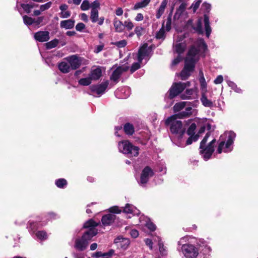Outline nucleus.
<instances>
[{
	"instance_id": "b1692460",
	"label": "nucleus",
	"mask_w": 258,
	"mask_h": 258,
	"mask_svg": "<svg viewBox=\"0 0 258 258\" xmlns=\"http://www.w3.org/2000/svg\"><path fill=\"white\" fill-rule=\"evenodd\" d=\"M58 69L63 73H68L72 70L68 61H62L58 64Z\"/></svg>"
},
{
	"instance_id": "412c9836",
	"label": "nucleus",
	"mask_w": 258,
	"mask_h": 258,
	"mask_svg": "<svg viewBox=\"0 0 258 258\" xmlns=\"http://www.w3.org/2000/svg\"><path fill=\"white\" fill-rule=\"evenodd\" d=\"M123 212L127 214H133L134 215H138L139 214V211L133 205L129 204H126L125 207L123 208Z\"/></svg>"
},
{
	"instance_id": "13d9d810",
	"label": "nucleus",
	"mask_w": 258,
	"mask_h": 258,
	"mask_svg": "<svg viewBox=\"0 0 258 258\" xmlns=\"http://www.w3.org/2000/svg\"><path fill=\"white\" fill-rule=\"evenodd\" d=\"M21 7L23 9V10L27 13L29 14L31 11V7H30V4H22Z\"/></svg>"
},
{
	"instance_id": "79ce46f5",
	"label": "nucleus",
	"mask_w": 258,
	"mask_h": 258,
	"mask_svg": "<svg viewBox=\"0 0 258 258\" xmlns=\"http://www.w3.org/2000/svg\"><path fill=\"white\" fill-rule=\"evenodd\" d=\"M24 23L25 25L29 26L34 23V19L30 17L25 15L23 17Z\"/></svg>"
},
{
	"instance_id": "a878e982",
	"label": "nucleus",
	"mask_w": 258,
	"mask_h": 258,
	"mask_svg": "<svg viewBox=\"0 0 258 258\" xmlns=\"http://www.w3.org/2000/svg\"><path fill=\"white\" fill-rule=\"evenodd\" d=\"M74 25L75 20L72 19L62 21L60 23V27L66 29H70L73 28L74 26Z\"/></svg>"
},
{
	"instance_id": "c85d7f7f",
	"label": "nucleus",
	"mask_w": 258,
	"mask_h": 258,
	"mask_svg": "<svg viewBox=\"0 0 258 258\" xmlns=\"http://www.w3.org/2000/svg\"><path fill=\"white\" fill-rule=\"evenodd\" d=\"M180 2H182L181 5L179 6L178 8L177 9L176 12L175 14L174 17H179L185 11L187 6V4L186 2H183L182 0H179Z\"/></svg>"
},
{
	"instance_id": "a211bd4d",
	"label": "nucleus",
	"mask_w": 258,
	"mask_h": 258,
	"mask_svg": "<svg viewBox=\"0 0 258 258\" xmlns=\"http://www.w3.org/2000/svg\"><path fill=\"white\" fill-rule=\"evenodd\" d=\"M90 19L93 23L98 22L99 25H102L104 21V18L103 17L99 18L98 11H91L90 12Z\"/></svg>"
},
{
	"instance_id": "09e8293b",
	"label": "nucleus",
	"mask_w": 258,
	"mask_h": 258,
	"mask_svg": "<svg viewBox=\"0 0 258 258\" xmlns=\"http://www.w3.org/2000/svg\"><path fill=\"white\" fill-rule=\"evenodd\" d=\"M142 62H140L139 61L137 62L134 63L132 66H131L130 71L132 73H133L135 72L136 70L140 68L141 67V63Z\"/></svg>"
},
{
	"instance_id": "5701e85b",
	"label": "nucleus",
	"mask_w": 258,
	"mask_h": 258,
	"mask_svg": "<svg viewBox=\"0 0 258 258\" xmlns=\"http://www.w3.org/2000/svg\"><path fill=\"white\" fill-rule=\"evenodd\" d=\"M186 47V45L184 42L178 43L174 45L173 50L180 55L184 51Z\"/></svg>"
},
{
	"instance_id": "774afa93",
	"label": "nucleus",
	"mask_w": 258,
	"mask_h": 258,
	"mask_svg": "<svg viewBox=\"0 0 258 258\" xmlns=\"http://www.w3.org/2000/svg\"><path fill=\"white\" fill-rule=\"evenodd\" d=\"M131 235L134 237L136 238L139 235V232L137 230H132L130 232Z\"/></svg>"
},
{
	"instance_id": "4d7b16f0",
	"label": "nucleus",
	"mask_w": 258,
	"mask_h": 258,
	"mask_svg": "<svg viewBox=\"0 0 258 258\" xmlns=\"http://www.w3.org/2000/svg\"><path fill=\"white\" fill-rule=\"evenodd\" d=\"M109 211L111 213L118 214L121 212V210L117 206H113L109 209Z\"/></svg>"
},
{
	"instance_id": "6e6d98bb",
	"label": "nucleus",
	"mask_w": 258,
	"mask_h": 258,
	"mask_svg": "<svg viewBox=\"0 0 258 258\" xmlns=\"http://www.w3.org/2000/svg\"><path fill=\"white\" fill-rule=\"evenodd\" d=\"M114 253V250L110 249L107 252L103 253L102 258H110Z\"/></svg>"
},
{
	"instance_id": "f704fd0d",
	"label": "nucleus",
	"mask_w": 258,
	"mask_h": 258,
	"mask_svg": "<svg viewBox=\"0 0 258 258\" xmlns=\"http://www.w3.org/2000/svg\"><path fill=\"white\" fill-rule=\"evenodd\" d=\"M195 92V90L193 89H187L185 91V93L181 95V98L182 99H191V96L194 95Z\"/></svg>"
},
{
	"instance_id": "603ef678",
	"label": "nucleus",
	"mask_w": 258,
	"mask_h": 258,
	"mask_svg": "<svg viewBox=\"0 0 258 258\" xmlns=\"http://www.w3.org/2000/svg\"><path fill=\"white\" fill-rule=\"evenodd\" d=\"M124 26L128 31L131 30L134 26L133 23L130 20L125 21L124 22Z\"/></svg>"
},
{
	"instance_id": "e433bc0d",
	"label": "nucleus",
	"mask_w": 258,
	"mask_h": 258,
	"mask_svg": "<svg viewBox=\"0 0 258 258\" xmlns=\"http://www.w3.org/2000/svg\"><path fill=\"white\" fill-rule=\"evenodd\" d=\"M194 30L199 34H203L204 33L203 28H202V19H198L197 25L195 27H194Z\"/></svg>"
},
{
	"instance_id": "2eb2a0df",
	"label": "nucleus",
	"mask_w": 258,
	"mask_h": 258,
	"mask_svg": "<svg viewBox=\"0 0 258 258\" xmlns=\"http://www.w3.org/2000/svg\"><path fill=\"white\" fill-rule=\"evenodd\" d=\"M130 90L128 87L118 88L115 92V96L119 99H125L130 95Z\"/></svg>"
},
{
	"instance_id": "338daca9",
	"label": "nucleus",
	"mask_w": 258,
	"mask_h": 258,
	"mask_svg": "<svg viewBox=\"0 0 258 258\" xmlns=\"http://www.w3.org/2000/svg\"><path fill=\"white\" fill-rule=\"evenodd\" d=\"M145 243L147 245H148L150 249H153V242L152 240L150 239H146L145 240Z\"/></svg>"
},
{
	"instance_id": "680f3d73",
	"label": "nucleus",
	"mask_w": 258,
	"mask_h": 258,
	"mask_svg": "<svg viewBox=\"0 0 258 258\" xmlns=\"http://www.w3.org/2000/svg\"><path fill=\"white\" fill-rule=\"evenodd\" d=\"M85 28V25L83 23H79L76 26V29L78 31H82Z\"/></svg>"
},
{
	"instance_id": "bf43d9fd",
	"label": "nucleus",
	"mask_w": 258,
	"mask_h": 258,
	"mask_svg": "<svg viewBox=\"0 0 258 258\" xmlns=\"http://www.w3.org/2000/svg\"><path fill=\"white\" fill-rule=\"evenodd\" d=\"M143 28L142 27L138 26L135 29V33L138 37H140L142 34Z\"/></svg>"
},
{
	"instance_id": "473e14b6",
	"label": "nucleus",
	"mask_w": 258,
	"mask_h": 258,
	"mask_svg": "<svg viewBox=\"0 0 258 258\" xmlns=\"http://www.w3.org/2000/svg\"><path fill=\"white\" fill-rule=\"evenodd\" d=\"M123 130L125 133L129 135H133L135 131L134 126L130 123H126L124 124Z\"/></svg>"
},
{
	"instance_id": "864d4df0",
	"label": "nucleus",
	"mask_w": 258,
	"mask_h": 258,
	"mask_svg": "<svg viewBox=\"0 0 258 258\" xmlns=\"http://www.w3.org/2000/svg\"><path fill=\"white\" fill-rule=\"evenodd\" d=\"M172 19L171 16H169L167 19L165 28L167 31H169L171 28Z\"/></svg>"
},
{
	"instance_id": "c9c22d12",
	"label": "nucleus",
	"mask_w": 258,
	"mask_h": 258,
	"mask_svg": "<svg viewBox=\"0 0 258 258\" xmlns=\"http://www.w3.org/2000/svg\"><path fill=\"white\" fill-rule=\"evenodd\" d=\"M164 27V22H163L161 28L156 33V37L157 39H164L165 38V31Z\"/></svg>"
},
{
	"instance_id": "f257e3e1",
	"label": "nucleus",
	"mask_w": 258,
	"mask_h": 258,
	"mask_svg": "<svg viewBox=\"0 0 258 258\" xmlns=\"http://www.w3.org/2000/svg\"><path fill=\"white\" fill-rule=\"evenodd\" d=\"M198 48L192 46L189 49L187 56L185 59L184 69L180 73L182 80H186L190 76L195 67L196 62L198 60L200 51H205L207 49V45L203 39H200L197 42Z\"/></svg>"
},
{
	"instance_id": "423d86ee",
	"label": "nucleus",
	"mask_w": 258,
	"mask_h": 258,
	"mask_svg": "<svg viewBox=\"0 0 258 258\" xmlns=\"http://www.w3.org/2000/svg\"><path fill=\"white\" fill-rule=\"evenodd\" d=\"M186 238H181L178 242V245H182L181 250L186 258H196L199 253V242L196 244L190 243L182 244Z\"/></svg>"
},
{
	"instance_id": "de8ad7c7",
	"label": "nucleus",
	"mask_w": 258,
	"mask_h": 258,
	"mask_svg": "<svg viewBox=\"0 0 258 258\" xmlns=\"http://www.w3.org/2000/svg\"><path fill=\"white\" fill-rule=\"evenodd\" d=\"M113 44L118 48H122L125 47L127 44V42L125 40H122L119 41L115 42Z\"/></svg>"
},
{
	"instance_id": "bb28decb",
	"label": "nucleus",
	"mask_w": 258,
	"mask_h": 258,
	"mask_svg": "<svg viewBox=\"0 0 258 258\" xmlns=\"http://www.w3.org/2000/svg\"><path fill=\"white\" fill-rule=\"evenodd\" d=\"M206 92L202 93V97L201 98V102L205 107H212L213 106V103L212 101L207 98V97L206 96Z\"/></svg>"
},
{
	"instance_id": "dca6fc26",
	"label": "nucleus",
	"mask_w": 258,
	"mask_h": 258,
	"mask_svg": "<svg viewBox=\"0 0 258 258\" xmlns=\"http://www.w3.org/2000/svg\"><path fill=\"white\" fill-rule=\"evenodd\" d=\"M198 245L199 251H201L204 255H207L210 254L211 249L205 241L200 240Z\"/></svg>"
},
{
	"instance_id": "9b49d317",
	"label": "nucleus",
	"mask_w": 258,
	"mask_h": 258,
	"mask_svg": "<svg viewBox=\"0 0 258 258\" xmlns=\"http://www.w3.org/2000/svg\"><path fill=\"white\" fill-rule=\"evenodd\" d=\"M108 84V81H106L98 85H93L90 86V90L92 94H97L100 96L105 92Z\"/></svg>"
},
{
	"instance_id": "6ab92c4d",
	"label": "nucleus",
	"mask_w": 258,
	"mask_h": 258,
	"mask_svg": "<svg viewBox=\"0 0 258 258\" xmlns=\"http://www.w3.org/2000/svg\"><path fill=\"white\" fill-rule=\"evenodd\" d=\"M194 109L191 107H187L185 110L175 115L179 118H184L190 116L194 112Z\"/></svg>"
},
{
	"instance_id": "393cba45",
	"label": "nucleus",
	"mask_w": 258,
	"mask_h": 258,
	"mask_svg": "<svg viewBox=\"0 0 258 258\" xmlns=\"http://www.w3.org/2000/svg\"><path fill=\"white\" fill-rule=\"evenodd\" d=\"M113 26L115 28V31L119 33L122 32L124 28V24L118 20L116 18H115L113 20Z\"/></svg>"
},
{
	"instance_id": "69168bd1",
	"label": "nucleus",
	"mask_w": 258,
	"mask_h": 258,
	"mask_svg": "<svg viewBox=\"0 0 258 258\" xmlns=\"http://www.w3.org/2000/svg\"><path fill=\"white\" fill-rule=\"evenodd\" d=\"M182 59L181 57L178 55L176 58H175L172 62V66H176L178 64Z\"/></svg>"
},
{
	"instance_id": "5fc2aeb1",
	"label": "nucleus",
	"mask_w": 258,
	"mask_h": 258,
	"mask_svg": "<svg viewBox=\"0 0 258 258\" xmlns=\"http://www.w3.org/2000/svg\"><path fill=\"white\" fill-rule=\"evenodd\" d=\"M228 84L229 86H230L231 88H232L233 90H234L236 92L238 93L241 92V89L239 88H238L237 87L236 85L233 82L229 81H228Z\"/></svg>"
},
{
	"instance_id": "0e129e2a",
	"label": "nucleus",
	"mask_w": 258,
	"mask_h": 258,
	"mask_svg": "<svg viewBox=\"0 0 258 258\" xmlns=\"http://www.w3.org/2000/svg\"><path fill=\"white\" fill-rule=\"evenodd\" d=\"M223 81V78L222 75H219L214 80V83L216 84H221Z\"/></svg>"
},
{
	"instance_id": "7ed1b4c3",
	"label": "nucleus",
	"mask_w": 258,
	"mask_h": 258,
	"mask_svg": "<svg viewBox=\"0 0 258 258\" xmlns=\"http://www.w3.org/2000/svg\"><path fill=\"white\" fill-rule=\"evenodd\" d=\"M236 134L232 131L226 132L220 136V143L218 145L217 153L220 154L223 151L225 153L230 152L232 150L231 146L235 138Z\"/></svg>"
},
{
	"instance_id": "a19ab883",
	"label": "nucleus",
	"mask_w": 258,
	"mask_h": 258,
	"mask_svg": "<svg viewBox=\"0 0 258 258\" xmlns=\"http://www.w3.org/2000/svg\"><path fill=\"white\" fill-rule=\"evenodd\" d=\"M100 2L98 0H96L90 4L91 11H98L100 9Z\"/></svg>"
},
{
	"instance_id": "cd10ccee",
	"label": "nucleus",
	"mask_w": 258,
	"mask_h": 258,
	"mask_svg": "<svg viewBox=\"0 0 258 258\" xmlns=\"http://www.w3.org/2000/svg\"><path fill=\"white\" fill-rule=\"evenodd\" d=\"M168 3V0H163L161 5L157 10L156 16L157 19L160 18V17L162 16V15L164 14L165 9L167 6Z\"/></svg>"
},
{
	"instance_id": "2f4dec72",
	"label": "nucleus",
	"mask_w": 258,
	"mask_h": 258,
	"mask_svg": "<svg viewBox=\"0 0 258 258\" xmlns=\"http://www.w3.org/2000/svg\"><path fill=\"white\" fill-rule=\"evenodd\" d=\"M188 103L187 102H180L176 103L173 106V110L175 113L179 112L183 109Z\"/></svg>"
},
{
	"instance_id": "4c0bfd02",
	"label": "nucleus",
	"mask_w": 258,
	"mask_h": 258,
	"mask_svg": "<svg viewBox=\"0 0 258 258\" xmlns=\"http://www.w3.org/2000/svg\"><path fill=\"white\" fill-rule=\"evenodd\" d=\"M59 41L57 39H54L45 44L46 47L48 49H50L55 47L58 44Z\"/></svg>"
},
{
	"instance_id": "1a4fd4ad",
	"label": "nucleus",
	"mask_w": 258,
	"mask_h": 258,
	"mask_svg": "<svg viewBox=\"0 0 258 258\" xmlns=\"http://www.w3.org/2000/svg\"><path fill=\"white\" fill-rule=\"evenodd\" d=\"M211 6L210 4L204 3L202 5V9L205 13L204 15V22L206 36L209 37L211 33V28L210 26L209 17L206 14L209 13L211 10Z\"/></svg>"
},
{
	"instance_id": "49530a36",
	"label": "nucleus",
	"mask_w": 258,
	"mask_h": 258,
	"mask_svg": "<svg viewBox=\"0 0 258 258\" xmlns=\"http://www.w3.org/2000/svg\"><path fill=\"white\" fill-rule=\"evenodd\" d=\"M191 136L188 138V139L186 141V145H190L192 142H196L198 140L199 136L198 135H196L194 136L190 135Z\"/></svg>"
},
{
	"instance_id": "58836bf2",
	"label": "nucleus",
	"mask_w": 258,
	"mask_h": 258,
	"mask_svg": "<svg viewBox=\"0 0 258 258\" xmlns=\"http://www.w3.org/2000/svg\"><path fill=\"white\" fill-rule=\"evenodd\" d=\"M55 183L58 187L63 188L67 185V181L64 178H59L55 180Z\"/></svg>"
},
{
	"instance_id": "ddd939ff",
	"label": "nucleus",
	"mask_w": 258,
	"mask_h": 258,
	"mask_svg": "<svg viewBox=\"0 0 258 258\" xmlns=\"http://www.w3.org/2000/svg\"><path fill=\"white\" fill-rule=\"evenodd\" d=\"M65 59L69 63L72 70L79 68L81 64V60L75 55L67 57Z\"/></svg>"
},
{
	"instance_id": "f8f14e48",
	"label": "nucleus",
	"mask_w": 258,
	"mask_h": 258,
	"mask_svg": "<svg viewBox=\"0 0 258 258\" xmlns=\"http://www.w3.org/2000/svg\"><path fill=\"white\" fill-rule=\"evenodd\" d=\"M150 50L148 48L147 44H144L140 47L138 53V61L140 62H142L143 59H145V63L149 59Z\"/></svg>"
},
{
	"instance_id": "39448f33",
	"label": "nucleus",
	"mask_w": 258,
	"mask_h": 258,
	"mask_svg": "<svg viewBox=\"0 0 258 258\" xmlns=\"http://www.w3.org/2000/svg\"><path fill=\"white\" fill-rule=\"evenodd\" d=\"M175 115L169 117L165 121L167 125L170 127V131L179 138H181L185 132V129L183 127L182 123L180 120H176Z\"/></svg>"
},
{
	"instance_id": "c03bdc74",
	"label": "nucleus",
	"mask_w": 258,
	"mask_h": 258,
	"mask_svg": "<svg viewBox=\"0 0 258 258\" xmlns=\"http://www.w3.org/2000/svg\"><path fill=\"white\" fill-rule=\"evenodd\" d=\"M202 2V0H196L192 4L190 8L192 9L194 13L196 12Z\"/></svg>"
},
{
	"instance_id": "4be33fe9",
	"label": "nucleus",
	"mask_w": 258,
	"mask_h": 258,
	"mask_svg": "<svg viewBox=\"0 0 258 258\" xmlns=\"http://www.w3.org/2000/svg\"><path fill=\"white\" fill-rule=\"evenodd\" d=\"M101 75V70L99 67H98L95 69L92 70L89 76L92 80H97L100 78Z\"/></svg>"
},
{
	"instance_id": "aec40b11",
	"label": "nucleus",
	"mask_w": 258,
	"mask_h": 258,
	"mask_svg": "<svg viewBox=\"0 0 258 258\" xmlns=\"http://www.w3.org/2000/svg\"><path fill=\"white\" fill-rule=\"evenodd\" d=\"M116 216L114 214H108L103 216L101 219V222L104 226L109 225L113 223Z\"/></svg>"
},
{
	"instance_id": "f3484780",
	"label": "nucleus",
	"mask_w": 258,
	"mask_h": 258,
	"mask_svg": "<svg viewBox=\"0 0 258 258\" xmlns=\"http://www.w3.org/2000/svg\"><path fill=\"white\" fill-rule=\"evenodd\" d=\"M34 38L39 42L47 41L49 39V33L48 31H39L35 33Z\"/></svg>"
},
{
	"instance_id": "0eeeda50",
	"label": "nucleus",
	"mask_w": 258,
	"mask_h": 258,
	"mask_svg": "<svg viewBox=\"0 0 258 258\" xmlns=\"http://www.w3.org/2000/svg\"><path fill=\"white\" fill-rule=\"evenodd\" d=\"M119 152L128 155L130 157L137 156L139 155V148L132 145L127 140L119 142L118 144Z\"/></svg>"
},
{
	"instance_id": "f03ea898",
	"label": "nucleus",
	"mask_w": 258,
	"mask_h": 258,
	"mask_svg": "<svg viewBox=\"0 0 258 258\" xmlns=\"http://www.w3.org/2000/svg\"><path fill=\"white\" fill-rule=\"evenodd\" d=\"M98 224L92 219H90L84 223L83 227L89 228V229L84 233L81 238H78L76 239L75 247L77 249L83 251L87 247L89 241L97 233V230L95 227Z\"/></svg>"
},
{
	"instance_id": "e2e57ef3",
	"label": "nucleus",
	"mask_w": 258,
	"mask_h": 258,
	"mask_svg": "<svg viewBox=\"0 0 258 258\" xmlns=\"http://www.w3.org/2000/svg\"><path fill=\"white\" fill-rule=\"evenodd\" d=\"M60 17L62 18H69L71 16V12L70 11H62L61 12Z\"/></svg>"
},
{
	"instance_id": "37998d69",
	"label": "nucleus",
	"mask_w": 258,
	"mask_h": 258,
	"mask_svg": "<svg viewBox=\"0 0 258 258\" xmlns=\"http://www.w3.org/2000/svg\"><path fill=\"white\" fill-rule=\"evenodd\" d=\"M36 236L40 240H44L47 238V234L44 231H38L36 233Z\"/></svg>"
},
{
	"instance_id": "3c124183",
	"label": "nucleus",
	"mask_w": 258,
	"mask_h": 258,
	"mask_svg": "<svg viewBox=\"0 0 258 258\" xmlns=\"http://www.w3.org/2000/svg\"><path fill=\"white\" fill-rule=\"evenodd\" d=\"M52 5L51 2H47V3L42 5L40 7V10L41 12H43L45 10L49 9Z\"/></svg>"
},
{
	"instance_id": "20e7f679",
	"label": "nucleus",
	"mask_w": 258,
	"mask_h": 258,
	"mask_svg": "<svg viewBox=\"0 0 258 258\" xmlns=\"http://www.w3.org/2000/svg\"><path fill=\"white\" fill-rule=\"evenodd\" d=\"M210 136V133H207L201 141L200 146V153L202 155L205 161L209 160L214 151V143L216 142L215 139L210 142L208 146H206L208 138Z\"/></svg>"
},
{
	"instance_id": "7c9ffc66",
	"label": "nucleus",
	"mask_w": 258,
	"mask_h": 258,
	"mask_svg": "<svg viewBox=\"0 0 258 258\" xmlns=\"http://www.w3.org/2000/svg\"><path fill=\"white\" fill-rule=\"evenodd\" d=\"M158 241L159 250L162 256H166L167 254V251L165 247L164 246L163 242L161 241L159 237H157Z\"/></svg>"
},
{
	"instance_id": "9d476101",
	"label": "nucleus",
	"mask_w": 258,
	"mask_h": 258,
	"mask_svg": "<svg viewBox=\"0 0 258 258\" xmlns=\"http://www.w3.org/2000/svg\"><path fill=\"white\" fill-rule=\"evenodd\" d=\"M154 173L153 170L150 167L146 166L145 167L141 175L140 180L139 181V184L142 186H145L149 178L153 176Z\"/></svg>"
},
{
	"instance_id": "4468645a",
	"label": "nucleus",
	"mask_w": 258,
	"mask_h": 258,
	"mask_svg": "<svg viewBox=\"0 0 258 258\" xmlns=\"http://www.w3.org/2000/svg\"><path fill=\"white\" fill-rule=\"evenodd\" d=\"M128 70V67L121 66L117 67L112 73L110 79L114 82H117L121 75Z\"/></svg>"
},
{
	"instance_id": "72a5a7b5",
	"label": "nucleus",
	"mask_w": 258,
	"mask_h": 258,
	"mask_svg": "<svg viewBox=\"0 0 258 258\" xmlns=\"http://www.w3.org/2000/svg\"><path fill=\"white\" fill-rule=\"evenodd\" d=\"M150 1L151 0H143L142 2L137 3L135 5L133 9L136 10L145 8L150 3Z\"/></svg>"
},
{
	"instance_id": "052dcab7",
	"label": "nucleus",
	"mask_w": 258,
	"mask_h": 258,
	"mask_svg": "<svg viewBox=\"0 0 258 258\" xmlns=\"http://www.w3.org/2000/svg\"><path fill=\"white\" fill-rule=\"evenodd\" d=\"M146 225L151 231H154L156 229L155 225L150 221L148 222Z\"/></svg>"
},
{
	"instance_id": "a18cd8bd",
	"label": "nucleus",
	"mask_w": 258,
	"mask_h": 258,
	"mask_svg": "<svg viewBox=\"0 0 258 258\" xmlns=\"http://www.w3.org/2000/svg\"><path fill=\"white\" fill-rule=\"evenodd\" d=\"M90 8V4L88 0H84L81 5V9L82 11H87Z\"/></svg>"
},
{
	"instance_id": "8fccbe9b",
	"label": "nucleus",
	"mask_w": 258,
	"mask_h": 258,
	"mask_svg": "<svg viewBox=\"0 0 258 258\" xmlns=\"http://www.w3.org/2000/svg\"><path fill=\"white\" fill-rule=\"evenodd\" d=\"M196 129V124L195 123H192L187 130V133L188 135H192L195 133Z\"/></svg>"
},
{
	"instance_id": "ea45409f",
	"label": "nucleus",
	"mask_w": 258,
	"mask_h": 258,
	"mask_svg": "<svg viewBox=\"0 0 258 258\" xmlns=\"http://www.w3.org/2000/svg\"><path fill=\"white\" fill-rule=\"evenodd\" d=\"M92 80L89 76L87 78H82L79 81V84L82 86H88L91 82Z\"/></svg>"
},
{
	"instance_id": "c756f323",
	"label": "nucleus",
	"mask_w": 258,
	"mask_h": 258,
	"mask_svg": "<svg viewBox=\"0 0 258 258\" xmlns=\"http://www.w3.org/2000/svg\"><path fill=\"white\" fill-rule=\"evenodd\" d=\"M200 82L201 84V91L202 92H207V83L205 79L203 73L202 71L200 72Z\"/></svg>"
},
{
	"instance_id": "6e6552de",
	"label": "nucleus",
	"mask_w": 258,
	"mask_h": 258,
	"mask_svg": "<svg viewBox=\"0 0 258 258\" xmlns=\"http://www.w3.org/2000/svg\"><path fill=\"white\" fill-rule=\"evenodd\" d=\"M187 86L189 85V83H187ZM186 87V84L184 83H174L169 91V94H166L165 98L173 99L179 94Z\"/></svg>"
}]
</instances>
